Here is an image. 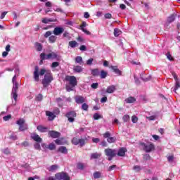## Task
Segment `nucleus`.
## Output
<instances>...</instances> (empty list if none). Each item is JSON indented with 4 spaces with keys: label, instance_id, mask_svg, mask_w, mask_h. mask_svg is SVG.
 <instances>
[{
    "label": "nucleus",
    "instance_id": "f257e3e1",
    "mask_svg": "<svg viewBox=\"0 0 180 180\" xmlns=\"http://www.w3.org/2000/svg\"><path fill=\"white\" fill-rule=\"evenodd\" d=\"M54 80V77H53V74L51 71H48L46 72L44 79H42V85L44 88H47L51 82Z\"/></svg>",
    "mask_w": 180,
    "mask_h": 180
},
{
    "label": "nucleus",
    "instance_id": "f03ea898",
    "mask_svg": "<svg viewBox=\"0 0 180 180\" xmlns=\"http://www.w3.org/2000/svg\"><path fill=\"white\" fill-rule=\"evenodd\" d=\"M140 146H142V148L145 153H151V151H154L155 150V146L151 142L148 143L141 142L140 143Z\"/></svg>",
    "mask_w": 180,
    "mask_h": 180
},
{
    "label": "nucleus",
    "instance_id": "7ed1b4c3",
    "mask_svg": "<svg viewBox=\"0 0 180 180\" xmlns=\"http://www.w3.org/2000/svg\"><path fill=\"white\" fill-rule=\"evenodd\" d=\"M25 123L26 121L23 118H20L16 122V124L19 126L18 130L20 131H25L29 129L27 124Z\"/></svg>",
    "mask_w": 180,
    "mask_h": 180
},
{
    "label": "nucleus",
    "instance_id": "20e7f679",
    "mask_svg": "<svg viewBox=\"0 0 180 180\" xmlns=\"http://www.w3.org/2000/svg\"><path fill=\"white\" fill-rule=\"evenodd\" d=\"M104 153L107 157H108V161H112V159L117 155V150L112 148H106Z\"/></svg>",
    "mask_w": 180,
    "mask_h": 180
},
{
    "label": "nucleus",
    "instance_id": "39448f33",
    "mask_svg": "<svg viewBox=\"0 0 180 180\" xmlns=\"http://www.w3.org/2000/svg\"><path fill=\"white\" fill-rule=\"evenodd\" d=\"M65 80L69 82L70 85L72 87H75L78 85V81H77V77H75V76L66 75Z\"/></svg>",
    "mask_w": 180,
    "mask_h": 180
},
{
    "label": "nucleus",
    "instance_id": "423d86ee",
    "mask_svg": "<svg viewBox=\"0 0 180 180\" xmlns=\"http://www.w3.org/2000/svg\"><path fill=\"white\" fill-rule=\"evenodd\" d=\"M52 34L53 32H51V31H47L44 35L45 39H48L49 37V42L51 44H53L57 41V35H51Z\"/></svg>",
    "mask_w": 180,
    "mask_h": 180
},
{
    "label": "nucleus",
    "instance_id": "0eeeda50",
    "mask_svg": "<svg viewBox=\"0 0 180 180\" xmlns=\"http://www.w3.org/2000/svg\"><path fill=\"white\" fill-rule=\"evenodd\" d=\"M55 178L57 180H71V177H70L68 174L64 172L56 173L55 174Z\"/></svg>",
    "mask_w": 180,
    "mask_h": 180
},
{
    "label": "nucleus",
    "instance_id": "6e6552de",
    "mask_svg": "<svg viewBox=\"0 0 180 180\" xmlns=\"http://www.w3.org/2000/svg\"><path fill=\"white\" fill-rule=\"evenodd\" d=\"M40 58L42 60H54V58H57V53L51 52L46 55V53H41L40 54Z\"/></svg>",
    "mask_w": 180,
    "mask_h": 180
},
{
    "label": "nucleus",
    "instance_id": "1a4fd4ad",
    "mask_svg": "<svg viewBox=\"0 0 180 180\" xmlns=\"http://www.w3.org/2000/svg\"><path fill=\"white\" fill-rule=\"evenodd\" d=\"M111 134L109 131H105L103 134V137L104 139H107V141L108 143H109L110 144H112V143H116V137L113 136H110Z\"/></svg>",
    "mask_w": 180,
    "mask_h": 180
},
{
    "label": "nucleus",
    "instance_id": "9d476101",
    "mask_svg": "<svg viewBox=\"0 0 180 180\" xmlns=\"http://www.w3.org/2000/svg\"><path fill=\"white\" fill-rule=\"evenodd\" d=\"M65 117H68V122L72 123L75 121V117H77V112L75 111H70L66 113Z\"/></svg>",
    "mask_w": 180,
    "mask_h": 180
},
{
    "label": "nucleus",
    "instance_id": "9b49d317",
    "mask_svg": "<svg viewBox=\"0 0 180 180\" xmlns=\"http://www.w3.org/2000/svg\"><path fill=\"white\" fill-rule=\"evenodd\" d=\"M48 136L51 139H58L61 136V133L54 130L49 131Z\"/></svg>",
    "mask_w": 180,
    "mask_h": 180
},
{
    "label": "nucleus",
    "instance_id": "f8f14e48",
    "mask_svg": "<svg viewBox=\"0 0 180 180\" xmlns=\"http://www.w3.org/2000/svg\"><path fill=\"white\" fill-rule=\"evenodd\" d=\"M64 33V28L56 27L53 29V34L55 36H60V34H63Z\"/></svg>",
    "mask_w": 180,
    "mask_h": 180
},
{
    "label": "nucleus",
    "instance_id": "ddd939ff",
    "mask_svg": "<svg viewBox=\"0 0 180 180\" xmlns=\"http://www.w3.org/2000/svg\"><path fill=\"white\" fill-rule=\"evenodd\" d=\"M31 139L37 143H41V141H43V139L40 137V136L36 133H32L31 134Z\"/></svg>",
    "mask_w": 180,
    "mask_h": 180
},
{
    "label": "nucleus",
    "instance_id": "4468645a",
    "mask_svg": "<svg viewBox=\"0 0 180 180\" xmlns=\"http://www.w3.org/2000/svg\"><path fill=\"white\" fill-rule=\"evenodd\" d=\"M75 103L78 105H81L82 103H84L85 98L82 96H75Z\"/></svg>",
    "mask_w": 180,
    "mask_h": 180
},
{
    "label": "nucleus",
    "instance_id": "2eb2a0df",
    "mask_svg": "<svg viewBox=\"0 0 180 180\" xmlns=\"http://www.w3.org/2000/svg\"><path fill=\"white\" fill-rule=\"evenodd\" d=\"M37 130H38L39 133H47V131H49V127H44L43 125H38L37 127Z\"/></svg>",
    "mask_w": 180,
    "mask_h": 180
},
{
    "label": "nucleus",
    "instance_id": "dca6fc26",
    "mask_svg": "<svg viewBox=\"0 0 180 180\" xmlns=\"http://www.w3.org/2000/svg\"><path fill=\"white\" fill-rule=\"evenodd\" d=\"M126 153H127V149L126 148H120L118 150L117 155H118V157H124V155H126Z\"/></svg>",
    "mask_w": 180,
    "mask_h": 180
},
{
    "label": "nucleus",
    "instance_id": "f3484780",
    "mask_svg": "<svg viewBox=\"0 0 180 180\" xmlns=\"http://www.w3.org/2000/svg\"><path fill=\"white\" fill-rule=\"evenodd\" d=\"M46 116L48 117V120L49 122H53V120L56 119V115H54V113L51 112V111H46Z\"/></svg>",
    "mask_w": 180,
    "mask_h": 180
},
{
    "label": "nucleus",
    "instance_id": "a211bd4d",
    "mask_svg": "<svg viewBox=\"0 0 180 180\" xmlns=\"http://www.w3.org/2000/svg\"><path fill=\"white\" fill-rule=\"evenodd\" d=\"M39 66H35L34 71V79L35 81L39 82L40 81V78L39 77Z\"/></svg>",
    "mask_w": 180,
    "mask_h": 180
},
{
    "label": "nucleus",
    "instance_id": "6ab92c4d",
    "mask_svg": "<svg viewBox=\"0 0 180 180\" xmlns=\"http://www.w3.org/2000/svg\"><path fill=\"white\" fill-rule=\"evenodd\" d=\"M116 91V86L111 85L107 87L105 92L107 94H113Z\"/></svg>",
    "mask_w": 180,
    "mask_h": 180
},
{
    "label": "nucleus",
    "instance_id": "aec40b11",
    "mask_svg": "<svg viewBox=\"0 0 180 180\" xmlns=\"http://www.w3.org/2000/svg\"><path fill=\"white\" fill-rule=\"evenodd\" d=\"M81 30L84 32V33H86V34H91V32L84 27H86V22L85 21L82 22V25H80Z\"/></svg>",
    "mask_w": 180,
    "mask_h": 180
},
{
    "label": "nucleus",
    "instance_id": "412c9836",
    "mask_svg": "<svg viewBox=\"0 0 180 180\" xmlns=\"http://www.w3.org/2000/svg\"><path fill=\"white\" fill-rule=\"evenodd\" d=\"M110 68H111L113 71V72H115V74H117V75H122V72L120 71V70H119V68H117V66H110Z\"/></svg>",
    "mask_w": 180,
    "mask_h": 180
},
{
    "label": "nucleus",
    "instance_id": "4be33fe9",
    "mask_svg": "<svg viewBox=\"0 0 180 180\" xmlns=\"http://www.w3.org/2000/svg\"><path fill=\"white\" fill-rule=\"evenodd\" d=\"M58 153H61L62 154H68V150L65 146H60L58 149Z\"/></svg>",
    "mask_w": 180,
    "mask_h": 180
},
{
    "label": "nucleus",
    "instance_id": "5701e85b",
    "mask_svg": "<svg viewBox=\"0 0 180 180\" xmlns=\"http://www.w3.org/2000/svg\"><path fill=\"white\" fill-rule=\"evenodd\" d=\"M102 154L94 153L91 155V160H98V158H101Z\"/></svg>",
    "mask_w": 180,
    "mask_h": 180
},
{
    "label": "nucleus",
    "instance_id": "b1692460",
    "mask_svg": "<svg viewBox=\"0 0 180 180\" xmlns=\"http://www.w3.org/2000/svg\"><path fill=\"white\" fill-rule=\"evenodd\" d=\"M98 76L100 78H101V79H105V78L108 77V72L103 70L101 71Z\"/></svg>",
    "mask_w": 180,
    "mask_h": 180
},
{
    "label": "nucleus",
    "instance_id": "393cba45",
    "mask_svg": "<svg viewBox=\"0 0 180 180\" xmlns=\"http://www.w3.org/2000/svg\"><path fill=\"white\" fill-rule=\"evenodd\" d=\"M141 78L145 82H147V81H150V79H151V77L148 75H141Z\"/></svg>",
    "mask_w": 180,
    "mask_h": 180
},
{
    "label": "nucleus",
    "instance_id": "a878e982",
    "mask_svg": "<svg viewBox=\"0 0 180 180\" xmlns=\"http://www.w3.org/2000/svg\"><path fill=\"white\" fill-rule=\"evenodd\" d=\"M99 69L96 68V69H93L91 70V75H93V77H99Z\"/></svg>",
    "mask_w": 180,
    "mask_h": 180
},
{
    "label": "nucleus",
    "instance_id": "bb28decb",
    "mask_svg": "<svg viewBox=\"0 0 180 180\" xmlns=\"http://www.w3.org/2000/svg\"><path fill=\"white\" fill-rule=\"evenodd\" d=\"M125 102L127 103H134L136 102V98L130 96L125 99Z\"/></svg>",
    "mask_w": 180,
    "mask_h": 180
},
{
    "label": "nucleus",
    "instance_id": "cd10ccee",
    "mask_svg": "<svg viewBox=\"0 0 180 180\" xmlns=\"http://www.w3.org/2000/svg\"><path fill=\"white\" fill-rule=\"evenodd\" d=\"M58 168V165H51L49 168H48V171H49V172H54V171H57Z\"/></svg>",
    "mask_w": 180,
    "mask_h": 180
},
{
    "label": "nucleus",
    "instance_id": "c85d7f7f",
    "mask_svg": "<svg viewBox=\"0 0 180 180\" xmlns=\"http://www.w3.org/2000/svg\"><path fill=\"white\" fill-rule=\"evenodd\" d=\"M94 179H98L99 178H102V172H95L93 174Z\"/></svg>",
    "mask_w": 180,
    "mask_h": 180
},
{
    "label": "nucleus",
    "instance_id": "c756f323",
    "mask_svg": "<svg viewBox=\"0 0 180 180\" xmlns=\"http://www.w3.org/2000/svg\"><path fill=\"white\" fill-rule=\"evenodd\" d=\"M18 89H19V84L18 83V82H15L13 84L12 92H18Z\"/></svg>",
    "mask_w": 180,
    "mask_h": 180
},
{
    "label": "nucleus",
    "instance_id": "7c9ffc66",
    "mask_svg": "<svg viewBox=\"0 0 180 180\" xmlns=\"http://www.w3.org/2000/svg\"><path fill=\"white\" fill-rule=\"evenodd\" d=\"M121 33H122V31L120 29H118V28L114 29V36L115 37H119V36H120Z\"/></svg>",
    "mask_w": 180,
    "mask_h": 180
},
{
    "label": "nucleus",
    "instance_id": "2f4dec72",
    "mask_svg": "<svg viewBox=\"0 0 180 180\" xmlns=\"http://www.w3.org/2000/svg\"><path fill=\"white\" fill-rule=\"evenodd\" d=\"M175 20V15L172 14L167 18V23L169 25V23H172Z\"/></svg>",
    "mask_w": 180,
    "mask_h": 180
},
{
    "label": "nucleus",
    "instance_id": "473e14b6",
    "mask_svg": "<svg viewBox=\"0 0 180 180\" xmlns=\"http://www.w3.org/2000/svg\"><path fill=\"white\" fill-rule=\"evenodd\" d=\"M41 22H42V23L47 24L49 22H56V20L53 18H45L42 19Z\"/></svg>",
    "mask_w": 180,
    "mask_h": 180
},
{
    "label": "nucleus",
    "instance_id": "72a5a7b5",
    "mask_svg": "<svg viewBox=\"0 0 180 180\" xmlns=\"http://www.w3.org/2000/svg\"><path fill=\"white\" fill-rule=\"evenodd\" d=\"M35 47H36L37 51H41L43 50V46L41 45V44H40L39 42L35 43Z\"/></svg>",
    "mask_w": 180,
    "mask_h": 180
},
{
    "label": "nucleus",
    "instance_id": "f704fd0d",
    "mask_svg": "<svg viewBox=\"0 0 180 180\" xmlns=\"http://www.w3.org/2000/svg\"><path fill=\"white\" fill-rule=\"evenodd\" d=\"M73 71L75 72H81L82 71V67L79 66V65H77V66H75L74 68H73Z\"/></svg>",
    "mask_w": 180,
    "mask_h": 180
},
{
    "label": "nucleus",
    "instance_id": "c9c22d12",
    "mask_svg": "<svg viewBox=\"0 0 180 180\" xmlns=\"http://www.w3.org/2000/svg\"><path fill=\"white\" fill-rule=\"evenodd\" d=\"M72 144H74V146H78V144H79V139L74 137L72 139Z\"/></svg>",
    "mask_w": 180,
    "mask_h": 180
},
{
    "label": "nucleus",
    "instance_id": "e433bc0d",
    "mask_svg": "<svg viewBox=\"0 0 180 180\" xmlns=\"http://www.w3.org/2000/svg\"><path fill=\"white\" fill-rule=\"evenodd\" d=\"M88 109H89V105H88L86 103H83L82 105V110H84L85 112H88Z\"/></svg>",
    "mask_w": 180,
    "mask_h": 180
},
{
    "label": "nucleus",
    "instance_id": "4c0bfd02",
    "mask_svg": "<svg viewBox=\"0 0 180 180\" xmlns=\"http://www.w3.org/2000/svg\"><path fill=\"white\" fill-rule=\"evenodd\" d=\"M78 43H77L76 41H69V46L72 47V49H75V47H77V45Z\"/></svg>",
    "mask_w": 180,
    "mask_h": 180
},
{
    "label": "nucleus",
    "instance_id": "58836bf2",
    "mask_svg": "<svg viewBox=\"0 0 180 180\" xmlns=\"http://www.w3.org/2000/svg\"><path fill=\"white\" fill-rule=\"evenodd\" d=\"M122 120L124 123H127L130 120V116L129 115H124L122 117Z\"/></svg>",
    "mask_w": 180,
    "mask_h": 180
},
{
    "label": "nucleus",
    "instance_id": "ea45409f",
    "mask_svg": "<svg viewBox=\"0 0 180 180\" xmlns=\"http://www.w3.org/2000/svg\"><path fill=\"white\" fill-rule=\"evenodd\" d=\"M75 63L77 64H82V58L81 56H77L75 58Z\"/></svg>",
    "mask_w": 180,
    "mask_h": 180
},
{
    "label": "nucleus",
    "instance_id": "a19ab883",
    "mask_svg": "<svg viewBox=\"0 0 180 180\" xmlns=\"http://www.w3.org/2000/svg\"><path fill=\"white\" fill-rule=\"evenodd\" d=\"M179 88H180V81H177L175 83V87L174 89V92H176V91H178Z\"/></svg>",
    "mask_w": 180,
    "mask_h": 180
},
{
    "label": "nucleus",
    "instance_id": "79ce46f5",
    "mask_svg": "<svg viewBox=\"0 0 180 180\" xmlns=\"http://www.w3.org/2000/svg\"><path fill=\"white\" fill-rule=\"evenodd\" d=\"M166 56H167V60H169V61H174V57H172V55H171V53L167 52Z\"/></svg>",
    "mask_w": 180,
    "mask_h": 180
},
{
    "label": "nucleus",
    "instance_id": "37998d69",
    "mask_svg": "<svg viewBox=\"0 0 180 180\" xmlns=\"http://www.w3.org/2000/svg\"><path fill=\"white\" fill-rule=\"evenodd\" d=\"M85 143H86L85 139H79V144L80 147H84V146H85Z\"/></svg>",
    "mask_w": 180,
    "mask_h": 180
},
{
    "label": "nucleus",
    "instance_id": "c03bdc74",
    "mask_svg": "<svg viewBox=\"0 0 180 180\" xmlns=\"http://www.w3.org/2000/svg\"><path fill=\"white\" fill-rule=\"evenodd\" d=\"M48 148L51 150H56V145L53 143H49Z\"/></svg>",
    "mask_w": 180,
    "mask_h": 180
},
{
    "label": "nucleus",
    "instance_id": "a18cd8bd",
    "mask_svg": "<svg viewBox=\"0 0 180 180\" xmlns=\"http://www.w3.org/2000/svg\"><path fill=\"white\" fill-rule=\"evenodd\" d=\"M143 160L145 161H150V160H151V156H150L149 154H145L143 155Z\"/></svg>",
    "mask_w": 180,
    "mask_h": 180
},
{
    "label": "nucleus",
    "instance_id": "49530a36",
    "mask_svg": "<svg viewBox=\"0 0 180 180\" xmlns=\"http://www.w3.org/2000/svg\"><path fill=\"white\" fill-rule=\"evenodd\" d=\"M131 122L132 123H137V122H139V117H137L136 115H133L131 117Z\"/></svg>",
    "mask_w": 180,
    "mask_h": 180
},
{
    "label": "nucleus",
    "instance_id": "de8ad7c7",
    "mask_svg": "<svg viewBox=\"0 0 180 180\" xmlns=\"http://www.w3.org/2000/svg\"><path fill=\"white\" fill-rule=\"evenodd\" d=\"M77 168L78 169H84V168H85V165H84V163L79 162L77 163Z\"/></svg>",
    "mask_w": 180,
    "mask_h": 180
},
{
    "label": "nucleus",
    "instance_id": "09e8293b",
    "mask_svg": "<svg viewBox=\"0 0 180 180\" xmlns=\"http://www.w3.org/2000/svg\"><path fill=\"white\" fill-rule=\"evenodd\" d=\"M74 87H72V86L71 85H66V91L68 92H71V91H74Z\"/></svg>",
    "mask_w": 180,
    "mask_h": 180
},
{
    "label": "nucleus",
    "instance_id": "8fccbe9b",
    "mask_svg": "<svg viewBox=\"0 0 180 180\" xmlns=\"http://www.w3.org/2000/svg\"><path fill=\"white\" fill-rule=\"evenodd\" d=\"M10 119H12V115H8L4 116L3 117V120H4V122H8V120H9Z\"/></svg>",
    "mask_w": 180,
    "mask_h": 180
},
{
    "label": "nucleus",
    "instance_id": "3c124183",
    "mask_svg": "<svg viewBox=\"0 0 180 180\" xmlns=\"http://www.w3.org/2000/svg\"><path fill=\"white\" fill-rule=\"evenodd\" d=\"M36 101H38L39 102L43 101V95L42 94H38L36 97Z\"/></svg>",
    "mask_w": 180,
    "mask_h": 180
},
{
    "label": "nucleus",
    "instance_id": "603ef678",
    "mask_svg": "<svg viewBox=\"0 0 180 180\" xmlns=\"http://www.w3.org/2000/svg\"><path fill=\"white\" fill-rule=\"evenodd\" d=\"M99 86V84L98 83H93L91 85V87L93 89H98V87Z\"/></svg>",
    "mask_w": 180,
    "mask_h": 180
},
{
    "label": "nucleus",
    "instance_id": "864d4df0",
    "mask_svg": "<svg viewBox=\"0 0 180 180\" xmlns=\"http://www.w3.org/2000/svg\"><path fill=\"white\" fill-rule=\"evenodd\" d=\"M94 120H99L101 119V115L98 113H95L93 116Z\"/></svg>",
    "mask_w": 180,
    "mask_h": 180
},
{
    "label": "nucleus",
    "instance_id": "5fc2aeb1",
    "mask_svg": "<svg viewBox=\"0 0 180 180\" xmlns=\"http://www.w3.org/2000/svg\"><path fill=\"white\" fill-rule=\"evenodd\" d=\"M58 65H60V63H58V62H53L51 64V68H56V67H58Z\"/></svg>",
    "mask_w": 180,
    "mask_h": 180
},
{
    "label": "nucleus",
    "instance_id": "6e6d98bb",
    "mask_svg": "<svg viewBox=\"0 0 180 180\" xmlns=\"http://www.w3.org/2000/svg\"><path fill=\"white\" fill-rule=\"evenodd\" d=\"M21 146H22V147H29V146H30L29 141H25L22 142V143H21Z\"/></svg>",
    "mask_w": 180,
    "mask_h": 180
},
{
    "label": "nucleus",
    "instance_id": "4d7b16f0",
    "mask_svg": "<svg viewBox=\"0 0 180 180\" xmlns=\"http://www.w3.org/2000/svg\"><path fill=\"white\" fill-rule=\"evenodd\" d=\"M56 144H58V146L63 145V140L62 139H56L55 140Z\"/></svg>",
    "mask_w": 180,
    "mask_h": 180
},
{
    "label": "nucleus",
    "instance_id": "13d9d810",
    "mask_svg": "<svg viewBox=\"0 0 180 180\" xmlns=\"http://www.w3.org/2000/svg\"><path fill=\"white\" fill-rule=\"evenodd\" d=\"M12 95H13V98L14 101H17L18 100V92L12 91Z\"/></svg>",
    "mask_w": 180,
    "mask_h": 180
},
{
    "label": "nucleus",
    "instance_id": "bf43d9fd",
    "mask_svg": "<svg viewBox=\"0 0 180 180\" xmlns=\"http://www.w3.org/2000/svg\"><path fill=\"white\" fill-rule=\"evenodd\" d=\"M34 148L35 150H41V147L40 146V143L38 142L34 144Z\"/></svg>",
    "mask_w": 180,
    "mask_h": 180
},
{
    "label": "nucleus",
    "instance_id": "052dcab7",
    "mask_svg": "<svg viewBox=\"0 0 180 180\" xmlns=\"http://www.w3.org/2000/svg\"><path fill=\"white\" fill-rule=\"evenodd\" d=\"M80 51H86V46L85 45H82L79 47Z\"/></svg>",
    "mask_w": 180,
    "mask_h": 180
},
{
    "label": "nucleus",
    "instance_id": "680f3d73",
    "mask_svg": "<svg viewBox=\"0 0 180 180\" xmlns=\"http://www.w3.org/2000/svg\"><path fill=\"white\" fill-rule=\"evenodd\" d=\"M3 153L6 154V155H9L11 154V151L9 150L8 148H6L3 150Z\"/></svg>",
    "mask_w": 180,
    "mask_h": 180
},
{
    "label": "nucleus",
    "instance_id": "e2e57ef3",
    "mask_svg": "<svg viewBox=\"0 0 180 180\" xmlns=\"http://www.w3.org/2000/svg\"><path fill=\"white\" fill-rule=\"evenodd\" d=\"M94 62V58H90L86 61L87 65H92V63Z\"/></svg>",
    "mask_w": 180,
    "mask_h": 180
},
{
    "label": "nucleus",
    "instance_id": "0e129e2a",
    "mask_svg": "<svg viewBox=\"0 0 180 180\" xmlns=\"http://www.w3.org/2000/svg\"><path fill=\"white\" fill-rule=\"evenodd\" d=\"M117 166H116V165H113L112 166H110L108 167V171L110 172V171H113V169H115V168H116Z\"/></svg>",
    "mask_w": 180,
    "mask_h": 180
},
{
    "label": "nucleus",
    "instance_id": "69168bd1",
    "mask_svg": "<svg viewBox=\"0 0 180 180\" xmlns=\"http://www.w3.org/2000/svg\"><path fill=\"white\" fill-rule=\"evenodd\" d=\"M133 169H134V171H136L137 172H139V171L141 169V167H140V166L139 165H136L134 167Z\"/></svg>",
    "mask_w": 180,
    "mask_h": 180
},
{
    "label": "nucleus",
    "instance_id": "338daca9",
    "mask_svg": "<svg viewBox=\"0 0 180 180\" xmlns=\"http://www.w3.org/2000/svg\"><path fill=\"white\" fill-rule=\"evenodd\" d=\"M167 160L169 162H172V161H174V155H169L167 157Z\"/></svg>",
    "mask_w": 180,
    "mask_h": 180
},
{
    "label": "nucleus",
    "instance_id": "774afa93",
    "mask_svg": "<svg viewBox=\"0 0 180 180\" xmlns=\"http://www.w3.org/2000/svg\"><path fill=\"white\" fill-rule=\"evenodd\" d=\"M105 19H112V14L110 13H106L104 15Z\"/></svg>",
    "mask_w": 180,
    "mask_h": 180
}]
</instances>
